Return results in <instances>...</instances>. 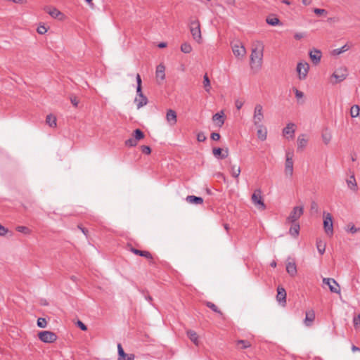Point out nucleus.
Returning a JSON list of instances; mask_svg holds the SVG:
<instances>
[{"instance_id":"obj_33","label":"nucleus","mask_w":360,"mask_h":360,"mask_svg":"<svg viewBox=\"0 0 360 360\" xmlns=\"http://www.w3.org/2000/svg\"><path fill=\"white\" fill-rule=\"evenodd\" d=\"M316 248L320 255H323L326 250V243L321 239L316 240Z\"/></svg>"},{"instance_id":"obj_6","label":"nucleus","mask_w":360,"mask_h":360,"mask_svg":"<svg viewBox=\"0 0 360 360\" xmlns=\"http://www.w3.org/2000/svg\"><path fill=\"white\" fill-rule=\"evenodd\" d=\"M304 208L302 206H296L293 207L290 215L287 218L288 221L290 223L296 222L303 214Z\"/></svg>"},{"instance_id":"obj_1","label":"nucleus","mask_w":360,"mask_h":360,"mask_svg":"<svg viewBox=\"0 0 360 360\" xmlns=\"http://www.w3.org/2000/svg\"><path fill=\"white\" fill-rule=\"evenodd\" d=\"M264 44L260 41H256L252 44L250 55V65L252 69L260 70L262 65Z\"/></svg>"},{"instance_id":"obj_19","label":"nucleus","mask_w":360,"mask_h":360,"mask_svg":"<svg viewBox=\"0 0 360 360\" xmlns=\"http://www.w3.org/2000/svg\"><path fill=\"white\" fill-rule=\"evenodd\" d=\"M220 148H214L212 150L213 155L219 159H224L229 155V150L226 149L224 153Z\"/></svg>"},{"instance_id":"obj_36","label":"nucleus","mask_w":360,"mask_h":360,"mask_svg":"<svg viewBox=\"0 0 360 360\" xmlns=\"http://www.w3.org/2000/svg\"><path fill=\"white\" fill-rule=\"evenodd\" d=\"M360 107L358 105H354L350 109V115L352 117H356L359 115Z\"/></svg>"},{"instance_id":"obj_49","label":"nucleus","mask_w":360,"mask_h":360,"mask_svg":"<svg viewBox=\"0 0 360 360\" xmlns=\"http://www.w3.org/2000/svg\"><path fill=\"white\" fill-rule=\"evenodd\" d=\"M353 323L355 327L360 326V315H355L353 318Z\"/></svg>"},{"instance_id":"obj_59","label":"nucleus","mask_w":360,"mask_h":360,"mask_svg":"<svg viewBox=\"0 0 360 360\" xmlns=\"http://www.w3.org/2000/svg\"><path fill=\"white\" fill-rule=\"evenodd\" d=\"M136 94L139 97L144 96L142 92V87L141 86H136Z\"/></svg>"},{"instance_id":"obj_60","label":"nucleus","mask_w":360,"mask_h":360,"mask_svg":"<svg viewBox=\"0 0 360 360\" xmlns=\"http://www.w3.org/2000/svg\"><path fill=\"white\" fill-rule=\"evenodd\" d=\"M243 105V102L240 101L239 100H237L236 101V108L238 110H240L242 108Z\"/></svg>"},{"instance_id":"obj_26","label":"nucleus","mask_w":360,"mask_h":360,"mask_svg":"<svg viewBox=\"0 0 360 360\" xmlns=\"http://www.w3.org/2000/svg\"><path fill=\"white\" fill-rule=\"evenodd\" d=\"M292 225L290 228L289 233L293 237H297L300 233V226L297 222L292 223Z\"/></svg>"},{"instance_id":"obj_30","label":"nucleus","mask_w":360,"mask_h":360,"mask_svg":"<svg viewBox=\"0 0 360 360\" xmlns=\"http://www.w3.org/2000/svg\"><path fill=\"white\" fill-rule=\"evenodd\" d=\"M266 22L268 25L276 26L280 24V20L274 15H269L266 18Z\"/></svg>"},{"instance_id":"obj_24","label":"nucleus","mask_w":360,"mask_h":360,"mask_svg":"<svg viewBox=\"0 0 360 360\" xmlns=\"http://www.w3.org/2000/svg\"><path fill=\"white\" fill-rule=\"evenodd\" d=\"M307 143V139L304 134H301L297 138V150H303Z\"/></svg>"},{"instance_id":"obj_45","label":"nucleus","mask_w":360,"mask_h":360,"mask_svg":"<svg viewBox=\"0 0 360 360\" xmlns=\"http://www.w3.org/2000/svg\"><path fill=\"white\" fill-rule=\"evenodd\" d=\"M117 351H118V360L122 359L124 356H127V354L124 352L122 346L120 343L117 345Z\"/></svg>"},{"instance_id":"obj_15","label":"nucleus","mask_w":360,"mask_h":360,"mask_svg":"<svg viewBox=\"0 0 360 360\" xmlns=\"http://www.w3.org/2000/svg\"><path fill=\"white\" fill-rule=\"evenodd\" d=\"M321 56L322 53L321 51L316 49L309 52V57L314 64H318L320 62Z\"/></svg>"},{"instance_id":"obj_25","label":"nucleus","mask_w":360,"mask_h":360,"mask_svg":"<svg viewBox=\"0 0 360 360\" xmlns=\"http://www.w3.org/2000/svg\"><path fill=\"white\" fill-rule=\"evenodd\" d=\"M286 271L291 276L297 274V266L295 262H288L286 264Z\"/></svg>"},{"instance_id":"obj_3","label":"nucleus","mask_w":360,"mask_h":360,"mask_svg":"<svg viewBox=\"0 0 360 360\" xmlns=\"http://www.w3.org/2000/svg\"><path fill=\"white\" fill-rule=\"evenodd\" d=\"M264 120L263 108L261 104H257L255 107L253 122L257 127H262L261 124Z\"/></svg>"},{"instance_id":"obj_35","label":"nucleus","mask_w":360,"mask_h":360,"mask_svg":"<svg viewBox=\"0 0 360 360\" xmlns=\"http://www.w3.org/2000/svg\"><path fill=\"white\" fill-rule=\"evenodd\" d=\"M332 139L331 133L328 130H325L322 133V139L325 144H328Z\"/></svg>"},{"instance_id":"obj_42","label":"nucleus","mask_w":360,"mask_h":360,"mask_svg":"<svg viewBox=\"0 0 360 360\" xmlns=\"http://www.w3.org/2000/svg\"><path fill=\"white\" fill-rule=\"evenodd\" d=\"M237 345H240L241 349H247L251 347V344L248 340H239L236 342Z\"/></svg>"},{"instance_id":"obj_61","label":"nucleus","mask_w":360,"mask_h":360,"mask_svg":"<svg viewBox=\"0 0 360 360\" xmlns=\"http://www.w3.org/2000/svg\"><path fill=\"white\" fill-rule=\"evenodd\" d=\"M136 80L137 86H139V85L141 86L142 81H141V76L139 74L136 75Z\"/></svg>"},{"instance_id":"obj_8","label":"nucleus","mask_w":360,"mask_h":360,"mask_svg":"<svg viewBox=\"0 0 360 360\" xmlns=\"http://www.w3.org/2000/svg\"><path fill=\"white\" fill-rule=\"evenodd\" d=\"M309 65L307 63L300 62L297 65V72L298 77L300 80H303L307 77Z\"/></svg>"},{"instance_id":"obj_18","label":"nucleus","mask_w":360,"mask_h":360,"mask_svg":"<svg viewBox=\"0 0 360 360\" xmlns=\"http://www.w3.org/2000/svg\"><path fill=\"white\" fill-rule=\"evenodd\" d=\"M224 112L221 110L219 112H217L215 113L213 116H212V120L215 122H217V125L219 127H221L223 126V124H224Z\"/></svg>"},{"instance_id":"obj_27","label":"nucleus","mask_w":360,"mask_h":360,"mask_svg":"<svg viewBox=\"0 0 360 360\" xmlns=\"http://www.w3.org/2000/svg\"><path fill=\"white\" fill-rule=\"evenodd\" d=\"M205 305L211 310H212L214 312L218 314L222 319H224V314L214 303L207 301L205 302Z\"/></svg>"},{"instance_id":"obj_32","label":"nucleus","mask_w":360,"mask_h":360,"mask_svg":"<svg viewBox=\"0 0 360 360\" xmlns=\"http://www.w3.org/2000/svg\"><path fill=\"white\" fill-rule=\"evenodd\" d=\"M258 129H257V136L259 139H261L262 141H264L266 140V135H267V131L266 129V128H263V126L262 127H257Z\"/></svg>"},{"instance_id":"obj_2","label":"nucleus","mask_w":360,"mask_h":360,"mask_svg":"<svg viewBox=\"0 0 360 360\" xmlns=\"http://www.w3.org/2000/svg\"><path fill=\"white\" fill-rule=\"evenodd\" d=\"M189 28L193 39L196 42L200 43L202 41V34L199 20L196 18H191L189 22Z\"/></svg>"},{"instance_id":"obj_34","label":"nucleus","mask_w":360,"mask_h":360,"mask_svg":"<svg viewBox=\"0 0 360 360\" xmlns=\"http://www.w3.org/2000/svg\"><path fill=\"white\" fill-rule=\"evenodd\" d=\"M202 83H203V86L205 88V90L207 93H209L211 89V86H210V80L207 73L203 76V82Z\"/></svg>"},{"instance_id":"obj_44","label":"nucleus","mask_w":360,"mask_h":360,"mask_svg":"<svg viewBox=\"0 0 360 360\" xmlns=\"http://www.w3.org/2000/svg\"><path fill=\"white\" fill-rule=\"evenodd\" d=\"M125 145L129 147H134L137 145L138 141L134 138H130L125 141Z\"/></svg>"},{"instance_id":"obj_16","label":"nucleus","mask_w":360,"mask_h":360,"mask_svg":"<svg viewBox=\"0 0 360 360\" xmlns=\"http://www.w3.org/2000/svg\"><path fill=\"white\" fill-rule=\"evenodd\" d=\"M45 11L53 18L61 19L63 14L55 7H46Z\"/></svg>"},{"instance_id":"obj_21","label":"nucleus","mask_w":360,"mask_h":360,"mask_svg":"<svg viewBox=\"0 0 360 360\" xmlns=\"http://www.w3.org/2000/svg\"><path fill=\"white\" fill-rule=\"evenodd\" d=\"M165 67L162 64H160L156 68V78L158 79H160L161 81L164 80L165 78Z\"/></svg>"},{"instance_id":"obj_39","label":"nucleus","mask_w":360,"mask_h":360,"mask_svg":"<svg viewBox=\"0 0 360 360\" xmlns=\"http://www.w3.org/2000/svg\"><path fill=\"white\" fill-rule=\"evenodd\" d=\"M181 51L184 53H190L192 51V46L189 43L184 42L181 46Z\"/></svg>"},{"instance_id":"obj_37","label":"nucleus","mask_w":360,"mask_h":360,"mask_svg":"<svg viewBox=\"0 0 360 360\" xmlns=\"http://www.w3.org/2000/svg\"><path fill=\"white\" fill-rule=\"evenodd\" d=\"M46 122L51 127H55L56 126V118L52 115H48L46 116Z\"/></svg>"},{"instance_id":"obj_10","label":"nucleus","mask_w":360,"mask_h":360,"mask_svg":"<svg viewBox=\"0 0 360 360\" xmlns=\"http://www.w3.org/2000/svg\"><path fill=\"white\" fill-rule=\"evenodd\" d=\"M347 75L348 73L347 68L345 67H341L334 72V73L332 75V77H334L336 79L335 82L336 84L345 80Z\"/></svg>"},{"instance_id":"obj_14","label":"nucleus","mask_w":360,"mask_h":360,"mask_svg":"<svg viewBox=\"0 0 360 360\" xmlns=\"http://www.w3.org/2000/svg\"><path fill=\"white\" fill-rule=\"evenodd\" d=\"M166 119L171 126L176 124L177 122L176 113L174 110L169 109L167 111Z\"/></svg>"},{"instance_id":"obj_38","label":"nucleus","mask_w":360,"mask_h":360,"mask_svg":"<svg viewBox=\"0 0 360 360\" xmlns=\"http://www.w3.org/2000/svg\"><path fill=\"white\" fill-rule=\"evenodd\" d=\"M132 136L137 141L144 138V134L140 129H135Z\"/></svg>"},{"instance_id":"obj_51","label":"nucleus","mask_w":360,"mask_h":360,"mask_svg":"<svg viewBox=\"0 0 360 360\" xmlns=\"http://www.w3.org/2000/svg\"><path fill=\"white\" fill-rule=\"evenodd\" d=\"M37 31L40 34H44L47 32V29L44 25H40L37 27Z\"/></svg>"},{"instance_id":"obj_56","label":"nucleus","mask_w":360,"mask_h":360,"mask_svg":"<svg viewBox=\"0 0 360 360\" xmlns=\"http://www.w3.org/2000/svg\"><path fill=\"white\" fill-rule=\"evenodd\" d=\"M359 230H360V229L356 228L354 225H352L351 226H349V225L348 226L347 231L352 233H355Z\"/></svg>"},{"instance_id":"obj_47","label":"nucleus","mask_w":360,"mask_h":360,"mask_svg":"<svg viewBox=\"0 0 360 360\" xmlns=\"http://www.w3.org/2000/svg\"><path fill=\"white\" fill-rule=\"evenodd\" d=\"M47 325L46 320L44 318H39L37 319V326L39 328H45Z\"/></svg>"},{"instance_id":"obj_40","label":"nucleus","mask_w":360,"mask_h":360,"mask_svg":"<svg viewBox=\"0 0 360 360\" xmlns=\"http://www.w3.org/2000/svg\"><path fill=\"white\" fill-rule=\"evenodd\" d=\"M240 167H236L235 165L231 166V174L233 177L238 178L240 174Z\"/></svg>"},{"instance_id":"obj_9","label":"nucleus","mask_w":360,"mask_h":360,"mask_svg":"<svg viewBox=\"0 0 360 360\" xmlns=\"http://www.w3.org/2000/svg\"><path fill=\"white\" fill-rule=\"evenodd\" d=\"M252 201L254 205L258 206L259 209L264 210L266 208V205L262 200L261 195V191L259 189L256 190L251 197Z\"/></svg>"},{"instance_id":"obj_12","label":"nucleus","mask_w":360,"mask_h":360,"mask_svg":"<svg viewBox=\"0 0 360 360\" xmlns=\"http://www.w3.org/2000/svg\"><path fill=\"white\" fill-rule=\"evenodd\" d=\"M232 51L234 56L238 58H243L246 53L245 47L240 43L233 44Z\"/></svg>"},{"instance_id":"obj_28","label":"nucleus","mask_w":360,"mask_h":360,"mask_svg":"<svg viewBox=\"0 0 360 360\" xmlns=\"http://www.w3.org/2000/svg\"><path fill=\"white\" fill-rule=\"evenodd\" d=\"M186 201L189 203L199 205L203 202V199L201 197H198L195 195H188L186 197Z\"/></svg>"},{"instance_id":"obj_57","label":"nucleus","mask_w":360,"mask_h":360,"mask_svg":"<svg viewBox=\"0 0 360 360\" xmlns=\"http://www.w3.org/2000/svg\"><path fill=\"white\" fill-rule=\"evenodd\" d=\"M211 139L214 141H218L220 139V134L217 132H213L211 134Z\"/></svg>"},{"instance_id":"obj_50","label":"nucleus","mask_w":360,"mask_h":360,"mask_svg":"<svg viewBox=\"0 0 360 360\" xmlns=\"http://www.w3.org/2000/svg\"><path fill=\"white\" fill-rule=\"evenodd\" d=\"M206 139H207L206 136L205 135V134L203 132H199L197 134V140L199 142H204L206 140Z\"/></svg>"},{"instance_id":"obj_11","label":"nucleus","mask_w":360,"mask_h":360,"mask_svg":"<svg viewBox=\"0 0 360 360\" xmlns=\"http://www.w3.org/2000/svg\"><path fill=\"white\" fill-rule=\"evenodd\" d=\"M323 283L328 285V288L331 292H340V286L335 279L330 278H324L323 279Z\"/></svg>"},{"instance_id":"obj_41","label":"nucleus","mask_w":360,"mask_h":360,"mask_svg":"<svg viewBox=\"0 0 360 360\" xmlns=\"http://www.w3.org/2000/svg\"><path fill=\"white\" fill-rule=\"evenodd\" d=\"M15 230L18 232L24 233L25 235H29L32 232V231L28 227L25 226H18L15 228Z\"/></svg>"},{"instance_id":"obj_46","label":"nucleus","mask_w":360,"mask_h":360,"mask_svg":"<svg viewBox=\"0 0 360 360\" xmlns=\"http://www.w3.org/2000/svg\"><path fill=\"white\" fill-rule=\"evenodd\" d=\"M310 210L311 212L318 213L319 211V205L315 201H312L310 205Z\"/></svg>"},{"instance_id":"obj_48","label":"nucleus","mask_w":360,"mask_h":360,"mask_svg":"<svg viewBox=\"0 0 360 360\" xmlns=\"http://www.w3.org/2000/svg\"><path fill=\"white\" fill-rule=\"evenodd\" d=\"M141 150L143 153L146 154V155H149L151 153V149L148 146H141Z\"/></svg>"},{"instance_id":"obj_31","label":"nucleus","mask_w":360,"mask_h":360,"mask_svg":"<svg viewBox=\"0 0 360 360\" xmlns=\"http://www.w3.org/2000/svg\"><path fill=\"white\" fill-rule=\"evenodd\" d=\"M137 108L139 109L148 103V98L146 96H140L135 98Z\"/></svg>"},{"instance_id":"obj_20","label":"nucleus","mask_w":360,"mask_h":360,"mask_svg":"<svg viewBox=\"0 0 360 360\" xmlns=\"http://www.w3.org/2000/svg\"><path fill=\"white\" fill-rule=\"evenodd\" d=\"M315 319V314L313 310L306 311V316L304 321L307 326H311Z\"/></svg>"},{"instance_id":"obj_17","label":"nucleus","mask_w":360,"mask_h":360,"mask_svg":"<svg viewBox=\"0 0 360 360\" xmlns=\"http://www.w3.org/2000/svg\"><path fill=\"white\" fill-rule=\"evenodd\" d=\"M130 251L131 252H133L134 254L135 255H139L141 257H146L148 259H150V260H153V256L151 255V253L148 251H146V250H138V249H136L133 247H131L130 248Z\"/></svg>"},{"instance_id":"obj_23","label":"nucleus","mask_w":360,"mask_h":360,"mask_svg":"<svg viewBox=\"0 0 360 360\" xmlns=\"http://www.w3.org/2000/svg\"><path fill=\"white\" fill-rule=\"evenodd\" d=\"M187 336L196 346L199 345L198 335L195 331L193 330H188L186 332Z\"/></svg>"},{"instance_id":"obj_7","label":"nucleus","mask_w":360,"mask_h":360,"mask_svg":"<svg viewBox=\"0 0 360 360\" xmlns=\"http://www.w3.org/2000/svg\"><path fill=\"white\" fill-rule=\"evenodd\" d=\"M285 157L286 160L285 163V174L286 176L291 177L293 174L292 153L287 152Z\"/></svg>"},{"instance_id":"obj_58","label":"nucleus","mask_w":360,"mask_h":360,"mask_svg":"<svg viewBox=\"0 0 360 360\" xmlns=\"http://www.w3.org/2000/svg\"><path fill=\"white\" fill-rule=\"evenodd\" d=\"M70 101H71V103H72L75 107H77L78 103H79V101L77 100V97H75V96H74V97H71V98H70Z\"/></svg>"},{"instance_id":"obj_64","label":"nucleus","mask_w":360,"mask_h":360,"mask_svg":"<svg viewBox=\"0 0 360 360\" xmlns=\"http://www.w3.org/2000/svg\"><path fill=\"white\" fill-rule=\"evenodd\" d=\"M167 44L165 42H161L158 44V47L160 48H165L166 47Z\"/></svg>"},{"instance_id":"obj_62","label":"nucleus","mask_w":360,"mask_h":360,"mask_svg":"<svg viewBox=\"0 0 360 360\" xmlns=\"http://www.w3.org/2000/svg\"><path fill=\"white\" fill-rule=\"evenodd\" d=\"M294 37H295V39L300 40V39H301L302 38L304 37V34H302V33H296L294 35Z\"/></svg>"},{"instance_id":"obj_43","label":"nucleus","mask_w":360,"mask_h":360,"mask_svg":"<svg viewBox=\"0 0 360 360\" xmlns=\"http://www.w3.org/2000/svg\"><path fill=\"white\" fill-rule=\"evenodd\" d=\"M349 47L347 46V44H345L344 46H342V47H340L339 49H334L333 54L334 55H340V53L347 51L349 49Z\"/></svg>"},{"instance_id":"obj_55","label":"nucleus","mask_w":360,"mask_h":360,"mask_svg":"<svg viewBox=\"0 0 360 360\" xmlns=\"http://www.w3.org/2000/svg\"><path fill=\"white\" fill-rule=\"evenodd\" d=\"M8 232V229L0 224V236H4Z\"/></svg>"},{"instance_id":"obj_52","label":"nucleus","mask_w":360,"mask_h":360,"mask_svg":"<svg viewBox=\"0 0 360 360\" xmlns=\"http://www.w3.org/2000/svg\"><path fill=\"white\" fill-rule=\"evenodd\" d=\"M294 91H295V96L297 99H300V98H302L304 97V94L303 92L299 91L298 89H294Z\"/></svg>"},{"instance_id":"obj_54","label":"nucleus","mask_w":360,"mask_h":360,"mask_svg":"<svg viewBox=\"0 0 360 360\" xmlns=\"http://www.w3.org/2000/svg\"><path fill=\"white\" fill-rule=\"evenodd\" d=\"M314 12L316 14V15H322V14H326L327 13V11L325 10V9H321V8H315Z\"/></svg>"},{"instance_id":"obj_5","label":"nucleus","mask_w":360,"mask_h":360,"mask_svg":"<svg viewBox=\"0 0 360 360\" xmlns=\"http://www.w3.org/2000/svg\"><path fill=\"white\" fill-rule=\"evenodd\" d=\"M324 214L323 219V229L325 232L328 236H332L333 234V217L330 213H327L326 215Z\"/></svg>"},{"instance_id":"obj_4","label":"nucleus","mask_w":360,"mask_h":360,"mask_svg":"<svg viewBox=\"0 0 360 360\" xmlns=\"http://www.w3.org/2000/svg\"><path fill=\"white\" fill-rule=\"evenodd\" d=\"M39 339L45 343H52L57 340V335L55 333L49 330L41 331L38 333Z\"/></svg>"},{"instance_id":"obj_22","label":"nucleus","mask_w":360,"mask_h":360,"mask_svg":"<svg viewBox=\"0 0 360 360\" xmlns=\"http://www.w3.org/2000/svg\"><path fill=\"white\" fill-rule=\"evenodd\" d=\"M347 184L351 190L354 191H357L358 186L354 173L349 176L348 179H347Z\"/></svg>"},{"instance_id":"obj_29","label":"nucleus","mask_w":360,"mask_h":360,"mask_svg":"<svg viewBox=\"0 0 360 360\" xmlns=\"http://www.w3.org/2000/svg\"><path fill=\"white\" fill-rule=\"evenodd\" d=\"M295 124L288 123L287 126L283 129V134H290L291 137H293L295 133Z\"/></svg>"},{"instance_id":"obj_13","label":"nucleus","mask_w":360,"mask_h":360,"mask_svg":"<svg viewBox=\"0 0 360 360\" xmlns=\"http://www.w3.org/2000/svg\"><path fill=\"white\" fill-rule=\"evenodd\" d=\"M276 300L280 304H285L286 303V291L283 287L277 288Z\"/></svg>"},{"instance_id":"obj_63","label":"nucleus","mask_w":360,"mask_h":360,"mask_svg":"<svg viewBox=\"0 0 360 360\" xmlns=\"http://www.w3.org/2000/svg\"><path fill=\"white\" fill-rule=\"evenodd\" d=\"M78 228L82 231V233L87 236L88 230L85 228L82 227L80 225H78Z\"/></svg>"},{"instance_id":"obj_53","label":"nucleus","mask_w":360,"mask_h":360,"mask_svg":"<svg viewBox=\"0 0 360 360\" xmlns=\"http://www.w3.org/2000/svg\"><path fill=\"white\" fill-rule=\"evenodd\" d=\"M77 326L83 331H86L87 330V326L81 321H77Z\"/></svg>"}]
</instances>
